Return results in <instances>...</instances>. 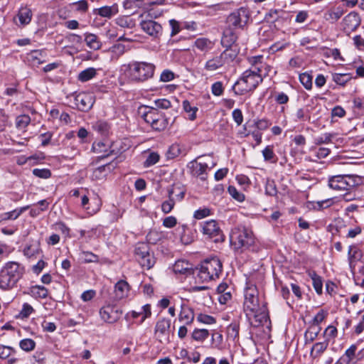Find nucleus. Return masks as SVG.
<instances>
[{
  "mask_svg": "<svg viewBox=\"0 0 364 364\" xmlns=\"http://www.w3.org/2000/svg\"><path fill=\"white\" fill-rule=\"evenodd\" d=\"M188 168L193 176L200 177L201 180L206 178L207 169L209 168L207 162L192 161L188 164Z\"/></svg>",
  "mask_w": 364,
  "mask_h": 364,
  "instance_id": "obj_16",
  "label": "nucleus"
},
{
  "mask_svg": "<svg viewBox=\"0 0 364 364\" xmlns=\"http://www.w3.org/2000/svg\"><path fill=\"white\" fill-rule=\"evenodd\" d=\"M202 233L207 239L214 242H220L225 240V236L218 222L210 220L200 223Z\"/></svg>",
  "mask_w": 364,
  "mask_h": 364,
  "instance_id": "obj_5",
  "label": "nucleus"
},
{
  "mask_svg": "<svg viewBox=\"0 0 364 364\" xmlns=\"http://www.w3.org/2000/svg\"><path fill=\"white\" fill-rule=\"evenodd\" d=\"M141 116L144 121L151 126L154 121H156V118L159 117V112L157 109L150 108L148 111L142 112Z\"/></svg>",
  "mask_w": 364,
  "mask_h": 364,
  "instance_id": "obj_38",
  "label": "nucleus"
},
{
  "mask_svg": "<svg viewBox=\"0 0 364 364\" xmlns=\"http://www.w3.org/2000/svg\"><path fill=\"white\" fill-rule=\"evenodd\" d=\"M310 112L308 108H300L297 109L296 112V117L298 120L300 121H306V120H310Z\"/></svg>",
  "mask_w": 364,
  "mask_h": 364,
  "instance_id": "obj_60",
  "label": "nucleus"
},
{
  "mask_svg": "<svg viewBox=\"0 0 364 364\" xmlns=\"http://www.w3.org/2000/svg\"><path fill=\"white\" fill-rule=\"evenodd\" d=\"M309 276L312 279L313 286L317 294H321L323 289V282L321 277L316 272H310Z\"/></svg>",
  "mask_w": 364,
  "mask_h": 364,
  "instance_id": "obj_39",
  "label": "nucleus"
},
{
  "mask_svg": "<svg viewBox=\"0 0 364 364\" xmlns=\"http://www.w3.org/2000/svg\"><path fill=\"white\" fill-rule=\"evenodd\" d=\"M225 63L232 61L237 56L235 50L231 48H226V49L220 54Z\"/></svg>",
  "mask_w": 364,
  "mask_h": 364,
  "instance_id": "obj_52",
  "label": "nucleus"
},
{
  "mask_svg": "<svg viewBox=\"0 0 364 364\" xmlns=\"http://www.w3.org/2000/svg\"><path fill=\"white\" fill-rule=\"evenodd\" d=\"M18 18L21 25L28 24L32 18V13L27 7L21 8L18 14Z\"/></svg>",
  "mask_w": 364,
  "mask_h": 364,
  "instance_id": "obj_36",
  "label": "nucleus"
},
{
  "mask_svg": "<svg viewBox=\"0 0 364 364\" xmlns=\"http://www.w3.org/2000/svg\"><path fill=\"white\" fill-rule=\"evenodd\" d=\"M46 53L42 50H33L26 55L27 61L32 66H38L46 62Z\"/></svg>",
  "mask_w": 364,
  "mask_h": 364,
  "instance_id": "obj_20",
  "label": "nucleus"
},
{
  "mask_svg": "<svg viewBox=\"0 0 364 364\" xmlns=\"http://www.w3.org/2000/svg\"><path fill=\"white\" fill-rule=\"evenodd\" d=\"M195 314L193 310L185 304H181V311L178 320L185 325H190L194 321Z\"/></svg>",
  "mask_w": 364,
  "mask_h": 364,
  "instance_id": "obj_22",
  "label": "nucleus"
},
{
  "mask_svg": "<svg viewBox=\"0 0 364 364\" xmlns=\"http://www.w3.org/2000/svg\"><path fill=\"white\" fill-rule=\"evenodd\" d=\"M284 14V11L280 9L270 10L265 14L264 19L269 23H274L277 21Z\"/></svg>",
  "mask_w": 364,
  "mask_h": 364,
  "instance_id": "obj_47",
  "label": "nucleus"
},
{
  "mask_svg": "<svg viewBox=\"0 0 364 364\" xmlns=\"http://www.w3.org/2000/svg\"><path fill=\"white\" fill-rule=\"evenodd\" d=\"M249 15V10L245 8H240L237 11L232 13L227 18L226 28L234 31L237 28L243 27L248 21Z\"/></svg>",
  "mask_w": 364,
  "mask_h": 364,
  "instance_id": "obj_6",
  "label": "nucleus"
},
{
  "mask_svg": "<svg viewBox=\"0 0 364 364\" xmlns=\"http://www.w3.org/2000/svg\"><path fill=\"white\" fill-rule=\"evenodd\" d=\"M82 257L85 262H98L99 257L97 255L93 254L91 252L83 251L81 253Z\"/></svg>",
  "mask_w": 364,
  "mask_h": 364,
  "instance_id": "obj_63",
  "label": "nucleus"
},
{
  "mask_svg": "<svg viewBox=\"0 0 364 364\" xmlns=\"http://www.w3.org/2000/svg\"><path fill=\"white\" fill-rule=\"evenodd\" d=\"M25 268L16 262H8L0 270V289L8 291L16 287L23 277Z\"/></svg>",
  "mask_w": 364,
  "mask_h": 364,
  "instance_id": "obj_2",
  "label": "nucleus"
},
{
  "mask_svg": "<svg viewBox=\"0 0 364 364\" xmlns=\"http://www.w3.org/2000/svg\"><path fill=\"white\" fill-rule=\"evenodd\" d=\"M228 337L235 339L239 334V326L236 323H231L227 328Z\"/></svg>",
  "mask_w": 364,
  "mask_h": 364,
  "instance_id": "obj_64",
  "label": "nucleus"
},
{
  "mask_svg": "<svg viewBox=\"0 0 364 364\" xmlns=\"http://www.w3.org/2000/svg\"><path fill=\"white\" fill-rule=\"evenodd\" d=\"M250 76V73L247 70L244 73L243 77L240 78L233 85L232 90L237 95H244L250 90L248 83V77Z\"/></svg>",
  "mask_w": 364,
  "mask_h": 364,
  "instance_id": "obj_18",
  "label": "nucleus"
},
{
  "mask_svg": "<svg viewBox=\"0 0 364 364\" xmlns=\"http://www.w3.org/2000/svg\"><path fill=\"white\" fill-rule=\"evenodd\" d=\"M209 336V332L206 329H195L192 333L193 339L197 341H203Z\"/></svg>",
  "mask_w": 364,
  "mask_h": 364,
  "instance_id": "obj_51",
  "label": "nucleus"
},
{
  "mask_svg": "<svg viewBox=\"0 0 364 364\" xmlns=\"http://www.w3.org/2000/svg\"><path fill=\"white\" fill-rule=\"evenodd\" d=\"M129 291L130 287L127 282L124 280H119L114 285V299L119 301L127 298L129 296Z\"/></svg>",
  "mask_w": 364,
  "mask_h": 364,
  "instance_id": "obj_21",
  "label": "nucleus"
},
{
  "mask_svg": "<svg viewBox=\"0 0 364 364\" xmlns=\"http://www.w3.org/2000/svg\"><path fill=\"white\" fill-rule=\"evenodd\" d=\"M345 11L342 6H332L323 14V18L331 23L337 22L344 14Z\"/></svg>",
  "mask_w": 364,
  "mask_h": 364,
  "instance_id": "obj_17",
  "label": "nucleus"
},
{
  "mask_svg": "<svg viewBox=\"0 0 364 364\" xmlns=\"http://www.w3.org/2000/svg\"><path fill=\"white\" fill-rule=\"evenodd\" d=\"M351 75L349 73H334L332 75L333 80L339 85H345L351 80Z\"/></svg>",
  "mask_w": 364,
  "mask_h": 364,
  "instance_id": "obj_42",
  "label": "nucleus"
},
{
  "mask_svg": "<svg viewBox=\"0 0 364 364\" xmlns=\"http://www.w3.org/2000/svg\"><path fill=\"white\" fill-rule=\"evenodd\" d=\"M102 320L107 323H116L122 316V311L116 304H107L100 309Z\"/></svg>",
  "mask_w": 364,
  "mask_h": 364,
  "instance_id": "obj_10",
  "label": "nucleus"
},
{
  "mask_svg": "<svg viewBox=\"0 0 364 364\" xmlns=\"http://www.w3.org/2000/svg\"><path fill=\"white\" fill-rule=\"evenodd\" d=\"M230 240L231 244L235 249L248 248V230L244 227H237L234 228L230 235Z\"/></svg>",
  "mask_w": 364,
  "mask_h": 364,
  "instance_id": "obj_9",
  "label": "nucleus"
},
{
  "mask_svg": "<svg viewBox=\"0 0 364 364\" xmlns=\"http://www.w3.org/2000/svg\"><path fill=\"white\" fill-rule=\"evenodd\" d=\"M160 156L156 152H151L149 154L144 162V166L147 168L156 164L159 161Z\"/></svg>",
  "mask_w": 364,
  "mask_h": 364,
  "instance_id": "obj_56",
  "label": "nucleus"
},
{
  "mask_svg": "<svg viewBox=\"0 0 364 364\" xmlns=\"http://www.w3.org/2000/svg\"><path fill=\"white\" fill-rule=\"evenodd\" d=\"M120 70L129 82L141 84L154 77L156 65L150 62L132 60L123 65Z\"/></svg>",
  "mask_w": 364,
  "mask_h": 364,
  "instance_id": "obj_1",
  "label": "nucleus"
},
{
  "mask_svg": "<svg viewBox=\"0 0 364 364\" xmlns=\"http://www.w3.org/2000/svg\"><path fill=\"white\" fill-rule=\"evenodd\" d=\"M19 347L25 352H31L36 348V342L31 338H24L20 341Z\"/></svg>",
  "mask_w": 364,
  "mask_h": 364,
  "instance_id": "obj_45",
  "label": "nucleus"
},
{
  "mask_svg": "<svg viewBox=\"0 0 364 364\" xmlns=\"http://www.w3.org/2000/svg\"><path fill=\"white\" fill-rule=\"evenodd\" d=\"M170 327L171 321L168 318H162L156 322L154 334L159 342L163 343L168 341Z\"/></svg>",
  "mask_w": 364,
  "mask_h": 364,
  "instance_id": "obj_11",
  "label": "nucleus"
},
{
  "mask_svg": "<svg viewBox=\"0 0 364 364\" xmlns=\"http://www.w3.org/2000/svg\"><path fill=\"white\" fill-rule=\"evenodd\" d=\"M237 39V35L230 28H225L221 38V44L225 48H231Z\"/></svg>",
  "mask_w": 364,
  "mask_h": 364,
  "instance_id": "obj_26",
  "label": "nucleus"
},
{
  "mask_svg": "<svg viewBox=\"0 0 364 364\" xmlns=\"http://www.w3.org/2000/svg\"><path fill=\"white\" fill-rule=\"evenodd\" d=\"M362 257V252L356 245H350L348 251V259L350 265L355 261L360 260Z\"/></svg>",
  "mask_w": 364,
  "mask_h": 364,
  "instance_id": "obj_33",
  "label": "nucleus"
},
{
  "mask_svg": "<svg viewBox=\"0 0 364 364\" xmlns=\"http://www.w3.org/2000/svg\"><path fill=\"white\" fill-rule=\"evenodd\" d=\"M299 80L306 90L312 88V76L306 73L299 75Z\"/></svg>",
  "mask_w": 364,
  "mask_h": 364,
  "instance_id": "obj_54",
  "label": "nucleus"
},
{
  "mask_svg": "<svg viewBox=\"0 0 364 364\" xmlns=\"http://www.w3.org/2000/svg\"><path fill=\"white\" fill-rule=\"evenodd\" d=\"M222 270L220 260L218 257H211L201 262L198 276L203 282H209L219 278Z\"/></svg>",
  "mask_w": 364,
  "mask_h": 364,
  "instance_id": "obj_3",
  "label": "nucleus"
},
{
  "mask_svg": "<svg viewBox=\"0 0 364 364\" xmlns=\"http://www.w3.org/2000/svg\"><path fill=\"white\" fill-rule=\"evenodd\" d=\"M143 31L150 36L156 38L162 34V26L152 19L144 20L140 23Z\"/></svg>",
  "mask_w": 364,
  "mask_h": 364,
  "instance_id": "obj_14",
  "label": "nucleus"
},
{
  "mask_svg": "<svg viewBox=\"0 0 364 364\" xmlns=\"http://www.w3.org/2000/svg\"><path fill=\"white\" fill-rule=\"evenodd\" d=\"M97 75V70L94 68H88L81 71L77 75V80L85 82L95 77Z\"/></svg>",
  "mask_w": 364,
  "mask_h": 364,
  "instance_id": "obj_34",
  "label": "nucleus"
},
{
  "mask_svg": "<svg viewBox=\"0 0 364 364\" xmlns=\"http://www.w3.org/2000/svg\"><path fill=\"white\" fill-rule=\"evenodd\" d=\"M31 117L27 114L19 115L16 119V126L19 129H25L30 123Z\"/></svg>",
  "mask_w": 364,
  "mask_h": 364,
  "instance_id": "obj_48",
  "label": "nucleus"
},
{
  "mask_svg": "<svg viewBox=\"0 0 364 364\" xmlns=\"http://www.w3.org/2000/svg\"><path fill=\"white\" fill-rule=\"evenodd\" d=\"M212 214L211 210L208 208H203L196 210L193 213L194 218L197 220H201Z\"/></svg>",
  "mask_w": 364,
  "mask_h": 364,
  "instance_id": "obj_57",
  "label": "nucleus"
},
{
  "mask_svg": "<svg viewBox=\"0 0 364 364\" xmlns=\"http://www.w3.org/2000/svg\"><path fill=\"white\" fill-rule=\"evenodd\" d=\"M32 292L42 299L46 298L48 295V289L45 287L41 285H36L33 287Z\"/></svg>",
  "mask_w": 364,
  "mask_h": 364,
  "instance_id": "obj_58",
  "label": "nucleus"
},
{
  "mask_svg": "<svg viewBox=\"0 0 364 364\" xmlns=\"http://www.w3.org/2000/svg\"><path fill=\"white\" fill-rule=\"evenodd\" d=\"M328 346V341L327 340L323 342H318L315 343L311 350L310 355L313 358H316L321 356V355L326 350Z\"/></svg>",
  "mask_w": 364,
  "mask_h": 364,
  "instance_id": "obj_29",
  "label": "nucleus"
},
{
  "mask_svg": "<svg viewBox=\"0 0 364 364\" xmlns=\"http://www.w3.org/2000/svg\"><path fill=\"white\" fill-rule=\"evenodd\" d=\"M144 0H125L123 6L125 9L141 8L143 6Z\"/></svg>",
  "mask_w": 364,
  "mask_h": 364,
  "instance_id": "obj_59",
  "label": "nucleus"
},
{
  "mask_svg": "<svg viewBox=\"0 0 364 364\" xmlns=\"http://www.w3.org/2000/svg\"><path fill=\"white\" fill-rule=\"evenodd\" d=\"M100 206L101 203L98 199H95L90 203V199L86 195L81 197V207L91 215L97 213L100 210Z\"/></svg>",
  "mask_w": 364,
  "mask_h": 364,
  "instance_id": "obj_19",
  "label": "nucleus"
},
{
  "mask_svg": "<svg viewBox=\"0 0 364 364\" xmlns=\"http://www.w3.org/2000/svg\"><path fill=\"white\" fill-rule=\"evenodd\" d=\"M225 64V63L223 60V57L219 55L208 60L205 63V68L209 71H214Z\"/></svg>",
  "mask_w": 364,
  "mask_h": 364,
  "instance_id": "obj_31",
  "label": "nucleus"
},
{
  "mask_svg": "<svg viewBox=\"0 0 364 364\" xmlns=\"http://www.w3.org/2000/svg\"><path fill=\"white\" fill-rule=\"evenodd\" d=\"M229 194L238 202H242L245 200V196L242 193L240 192L235 186H230L228 188Z\"/></svg>",
  "mask_w": 364,
  "mask_h": 364,
  "instance_id": "obj_55",
  "label": "nucleus"
},
{
  "mask_svg": "<svg viewBox=\"0 0 364 364\" xmlns=\"http://www.w3.org/2000/svg\"><path fill=\"white\" fill-rule=\"evenodd\" d=\"M168 124L167 119L164 116L159 113V117L156 118V121L151 124L152 129L156 131H161L166 129Z\"/></svg>",
  "mask_w": 364,
  "mask_h": 364,
  "instance_id": "obj_43",
  "label": "nucleus"
},
{
  "mask_svg": "<svg viewBox=\"0 0 364 364\" xmlns=\"http://www.w3.org/2000/svg\"><path fill=\"white\" fill-rule=\"evenodd\" d=\"M164 3V0H156L149 2L146 4L147 16L151 18H157L160 17L163 14L164 10L156 9L155 6L162 5Z\"/></svg>",
  "mask_w": 364,
  "mask_h": 364,
  "instance_id": "obj_24",
  "label": "nucleus"
},
{
  "mask_svg": "<svg viewBox=\"0 0 364 364\" xmlns=\"http://www.w3.org/2000/svg\"><path fill=\"white\" fill-rule=\"evenodd\" d=\"M119 12V6L117 4L112 6H102L97 9V14L102 17L110 18Z\"/></svg>",
  "mask_w": 364,
  "mask_h": 364,
  "instance_id": "obj_28",
  "label": "nucleus"
},
{
  "mask_svg": "<svg viewBox=\"0 0 364 364\" xmlns=\"http://www.w3.org/2000/svg\"><path fill=\"white\" fill-rule=\"evenodd\" d=\"M134 257L141 267L151 269L156 263V257L149 244L138 242L134 248Z\"/></svg>",
  "mask_w": 364,
  "mask_h": 364,
  "instance_id": "obj_4",
  "label": "nucleus"
},
{
  "mask_svg": "<svg viewBox=\"0 0 364 364\" xmlns=\"http://www.w3.org/2000/svg\"><path fill=\"white\" fill-rule=\"evenodd\" d=\"M194 46L203 53H208L213 49L214 42L207 38H198L194 41Z\"/></svg>",
  "mask_w": 364,
  "mask_h": 364,
  "instance_id": "obj_27",
  "label": "nucleus"
},
{
  "mask_svg": "<svg viewBox=\"0 0 364 364\" xmlns=\"http://www.w3.org/2000/svg\"><path fill=\"white\" fill-rule=\"evenodd\" d=\"M23 255L27 257H32L38 255L41 252L39 245L31 244L26 245L23 249Z\"/></svg>",
  "mask_w": 364,
  "mask_h": 364,
  "instance_id": "obj_44",
  "label": "nucleus"
},
{
  "mask_svg": "<svg viewBox=\"0 0 364 364\" xmlns=\"http://www.w3.org/2000/svg\"><path fill=\"white\" fill-rule=\"evenodd\" d=\"M30 208L29 205H26L20 208H16L12 211L5 213L4 214V220H16L18 218L24 211L27 210Z\"/></svg>",
  "mask_w": 364,
  "mask_h": 364,
  "instance_id": "obj_41",
  "label": "nucleus"
},
{
  "mask_svg": "<svg viewBox=\"0 0 364 364\" xmlns=\"http://www.w3.org/2000/svg\"><path fill=\"white\" fill-rule=\"evenodd\" d=\"M357 347L352 345L348 348L344 355L335 364H355V356Z\"/></svg>",
  "mask_w": 364,
  "mask_h": 364,
  "instance_id": "obj_25",
  "label": "nucleus"
},
{
  "mask_svg": "<svg viewBox=\"0 0 364 364\" xmlns=\"http://www.w3.org/2000/svg\"><path fill=\"white\" fill-rule=\"evenodd\" d=\"M85 41L91 49L98 50L101 48V43L98 39V37L92 33H87L85 36Z\"/></svg>",
  "mask_w": 364,
  "mask_h": 364,
  "instance_id": "obj_37",
  "label": "nucleus"
},
{
  "mask_svg": "<svg viewBox=\"0 0 364 364\" xmlns=\"http://www.w3.org/2000/svg\"><path fill=\"white\" fill-rule=\"evenodd\" d=\"M174 193L173 188H170L168 190V200H165L161 204V210L165 214L169 213L173 208L175 205V201L172 198V196Z\"/></svg>",
  "mask_w": 364,
  "mask_h": 364,
  "instance_id": "obj_35",
  "label": "nucleus"
},
{
  "mask_svg": "<svg viewBox=\"0 0 364 364\" xmlns=\"http://www.w3.org/2000/svg\"><path fill=\"white\" fill-rule=\"evenodd\" d=\"M114 22L117 26L127 28H132L136 25V21L129 16H119Z\"/></svg>",
  "mask_w": 364,
  "mask_h": 364,
  "instance_id": "obj_30",
  "label": "nucleus"
},
{
  "mask_svg": "<svg viewBox=\"0 0 364 364\" xmlns=\"http://www.w3.org/2000/svg\"><path fill=\"white\" fill-rule=\"evenodd\" d=\"M356 181L353 176H335L328 181V186L335 191H349L355 187Z\"/></svg>",
  "mask_w": 364,
  "mask_h": 364,
  "instance_id": "obj_7",
  "label": "nucleus"
},
{
  "mask_svg": "<svg viewBox=\"0 0 364 364\" xmlns=\"http://www.w3.org/2000/svg\"><path fill=\"white\" fill-rule=\"evenodd\" d=\"M328 316V311L321 309L314 317L312 321V326H319L320 323L324 321Z\"/></svg>",
  "mask_w": 364,
  "mask_h": 364,
  "instance_id": "obj_53",
  "label": "nucleus"
},
{
  "mask_svg": "<svg viewBox=\"0 0 364 364\" xmlns=\"http://www.w3.org/2000/svg\"><path fill=\"white\" fill-rule=\"evenodd\" d=\"M33 174L36 177L46 179L50 177L51 172L48 168H34Z\"/></svg>",
  "mask_w": 364,
  "mask_h": 364,
  "instance_id": "obj_62",
  "label": "nucleus"
},
{
  "mask_svg": "<svg viewBox=\"0 0 364 364\" xmlns=\"http://www.w3.org/2000/svg\"><path fill=\"white\" fill-rule=\"evenodd\" d=\"M262 55L255 56L252 58V86L256 87L260 82H262V68L263 65L260 64L257 66V63L262 59Z\"/></svg>",
  "mask_w": 364,
  "mask_h": 364,
  "instance_id": "obj_15",
  "label": "nucleus"
},
{
  "mask_svg": "<svg viewBox=\"0 0 364 364\" xmlns=\"http://www.w3.org/2000/svg\"><path fill=\"white\" fill-rule=\"evenodd\" d=\"M173 271L175 273L191 275L194 274V269L192 264L185 260H178L173 265Z\"/></svg>",
  "mask_w": 364,
  "mask_h": 364,
  "instance_id": "obj_23",
  "label": "nucleus"
},
{
  "mask_svg": "<svg viewBox=\"0 0 364 364\" xmlns=\"http://www.w3.org/2000/svg\"><path fill=\"white\" fill-rule=\"evenodd\" d=\"M246 287L244 289V311L246 316L248 318L250 314V294H249L250 287H248V282H246Z\"/></svg>",
  "mask_w": 364,
  "mask_h": 364,
  "instance_id": "obj_46",
  "label": "nucleus"
},
{
  "mask_svg": "<svg viewBox=\"0 0 364 364\" xmlns=\"http://www.w3.org/2000/svg\"><path fill=\"white\" fill-rule=\"evenodd\" d=\"M16 353V349L11 346L0 345V358L6 360Z\"/></svg>",
  "mask_w": 364,
  "mask_h": 364,
  "instance_id": "obj_50",
  "label": "nucleus"
},
{
  "mask_svg": "<svg viewBox=\"0 0 364 364\" xmlns=\"http://www.w3.org/2000/svg\"><path fill=\"white\" fill-rule=\"evenodd\" d=\"M321 331L320 326H311L305 333V338L306 341L312 342L318 336Z\"/></svg>",
  "mask_w": 364,
  "mask_h": 364,
  "instance_id": "obj_49",
  "label": "nucleus"
},
{
  "mask_svg": "<svg viewBox=\"0 0 364 364\" xmlns=\"http://www.w3.org/2000/svg\"><path fill=\"white\" fill-rule=\"evenodd\" d=\"M108 146H109V145L107 143L104 141H98L93 143L92 149L95 152L97 153H104L101 157L105 158L109 156L110 154H112L114 152L113 149L108 151L107 149Z\"/></svg>",
  "mask_w": 364,
  "mask_h": 364,
  "instance_id": "obj_32",
  "label": "nucleus"
},
{
  "mask_svg": "<svg viewBox=\"0 0 364 364\" xmlns=\"http://www.w3.org/2000/svg\"><path fill=\"white\" fill-rule=\"evenodd\" d=\"M253 289H252V304L255 306L256 304L259 308V313L255 314V326H259L260 325H267L269 323V318L268 316V312L266 307L265 302L257 295L255 297V294L253 292ZM253 325V322L252 321V326Z\"/></svg>",
  "mask_w": 364,
  "mask_h": 364,
  "instance_id": "obj_8",
  "label": "nucleus"
},
{
  "mask_svg": "<svg viewBox=\"0 0 364 364\" xmlns=\"http://www.w3.org/2000/svg\"><path fill=\"white\" fill-rule=\"evenodd\" d=\"M95 97L92 94L82 92L75 97V104L77 109L82 112L89 111L93 106Z\"/></svg>",
  "mask_w": 364,
  "mask_h": 364,
  "instance_id": "obj_12",
  "label": "nucleus"
},
{
  "mask_svg": "<svg viewBox=\"0 0 364 364\" xmlns=\"http://www.w3.org/2000/svg\"><path fill=\"white\" fill-rule=\"evenodd\" d=\"M72 5L75 7V11L80 13H85L88 9V3L86 0L74 2Z\"/></svg>",
  "mask_w": 364,
  "mask_h": 364,
  "instance_id": "obj_61",
  "label": "nucleus"
},
{
  "mask_svg": "<svg viewBox=\"0 0 364 364\" xmlns=\"http://www.w3.org/2000/svg\"><path fill=\"white\" fill-rule=\"evenodd\" d=\"M183 109L186 112L188 113V119L193 121L196 118V112L198 110V107L196 106H192L188 100L183 101Z\"/></svg>",
  "mask_w": 364,
  "mask_h": 364,
  "instance_id": "obj_40",
  "label": "nucleus"
},
{
  "mask_svg": "<svg viewBox=\"0 0 364 364\" xmlns=\"http://www.w3.org/2000/svg\"><path fill=\"white\" fill-rule=\"evenodd\" d=\"M361 18L358 13L351 11L343 19L342 23L345 32L355 31L360 25Z\"/></svg>",
  "mask_w": 364,
  "mask_h": 364,
  "instance_id": "obj_13",
  "label": "nucleus"
}]
</instances>
